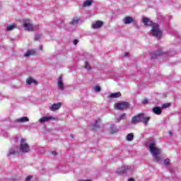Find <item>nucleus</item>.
Here are the masks:
<instances>
[{"label":"nucleus","mask_w":181,"mask_h":181,"mask_svg":"<svg viewBox=\"0 0 181 181\" xmlns=\"http://www.w3.org/2000/svg\"><path fill=\"white\" fill-rule=\"evenodd\" d=\"M80 22V18L78 17H74L70 22V25H77Z\"/></svg>","instance_id":"21"},{"label":"nucleus","mask_w":181,"mask_h":181,"mask_svg":"<svg viewBox=\"0 0 181 181\" xmlns=\"http://www.w3.org/2000/svg\"><path fill=\"white\" fill-rule=\"evenodd\" d=\"M23 25L25 30H28V32H33L37 29V25H34L29 18H25L23 20Z\"/></svg>","instance_id":"3"},{"label":"nucleus","mask_w":181,"mask_h":181,"mask_svg":"<svg viewBox=\"0 0 181 181\" xmlns=\"http://www.w3.org/2000/svg\"><path fill=\"white\" fill-rule=\"evenodd\" d=\"M143 104H148V99H144L143 100Z\"/></svg>","instance_id":"32"},{"label":"nucleus","mask_w":181,"mask_h":181,"mask_svg":"<svg viewBox=\"0 0 181 181\" xmlns=\"http://www.w3.org/2000/svg\"><path fill=\"white\" fill-rule=\"evenodd\" d=\"M127 141L129 142H131L134 141V133H129V134L127 135L126 137Z\"/></svg>","instance_id":"23"},{"label":"nucleus","mask_w":181,"mask_h":181,"mask_svg":"<svg viewBox=\"0 0 181 181\" xmlns=\"http://www.w3.org/2000/svg\"><path fill=\"white\" fill-rule=\"evenodd\" d=\"M131 170H132L131 166L123 165L117 168V170H116V173H117V175H124V173H131Z\"/></svg>","instance_id":"7"},{"label":"nucleus","mask_w":181,"mask_h":181,"mask_svg":"<svg viewBox=\"0 0 181 181\" xmlns=\"http://www.w3.org/2000/svg\"><path fill=\"white\" fill-rule=\"evenodd\" d=\"M32 180V175H30L25 178V181H30Z\"/></svg>","instance_id":"31"},{"label":"nucleus","mask_w":181,"mask_h":181,"mask_svg":"<svg viewBox=\"0 0 181 181\" xmlns=\"http://www.w3.org/2000/svg\"><path fill=\"white\" fill-rule=\"evenodd\" d=\"M20 152L23 153H28L30 152V146L26 142V139H21L20 141Z\"/></svg>","instance_id":"4"},{"label":"nucleus","mask_w":181,"mask_h":181,"mask_svg":"<svg viewBox=\"0 0 181 181\" xmlns=\"http://www.w3.org/2000/svg\"><path fill=\"white\" fill-rule=\"evenodd\" d=\"M33 54H36V51L35 49H30L28 50L24 56L25 57H29V56H33Z\"/></svg>","instance_id":"19"},{"label":"nucleus","mask_w":181,"mask_h":181,"mask_svg":"<svg viewBox=\"0 0 181 181\" xmlns=\"http://www.w3.org/2000/svg\"><path fill=\"white\" fill-rule=\"evenodd\" d=\"M170 107V103H164L162 105V108H169Z\"/></svg>","instance_id":"28"},{"label":"nucleus","mask_w":181,"mask_h":181,"mask_svg":"<svg viewBox=\"0 0 181 181\" xmlns=\"http://www.w3.org/2000/svg\"><path fill=\"white\" fill-rule=\"evenodd\" d=\"M110 131L112 134H117V132H118V129H117V127H115V125L112 124L110 127Z\"/></svg>","instance_id":"24"},{"label":"nucleus","mask_w":181,"mask_h":181,"mask_svg":"<svg viewBox=\"0 0 181 181\" xmlns=\"http://www.w3.org/2000/svg\"><path fill=\"white\" fill-rule=\"evenodd\" d=\"M95 91H96L97 93H100V91H101V88H100V86H95Z\"/></svg>","instance_id":"30"},{"label":"nucleus","mask_w":181,"mask_h":181,"mask_svg":"<svg viewBox=\"0 0 181 181\" xmlns=\"http://www.w3.org/2000/svg\"><path fill=\"white\" fill-rule=\"evenodd\" d=\"M128 54H129L128 52H125V53H124L125 57H127V56H128Z\"/></svg>","instance_id":"39"},{"label":"nucleus","mask_w":181,"mask_h":181,"mask_svg":"<svg viewBox=\"0 0 181 181\" xmlns=\"http://www.w3.org/2000/svg\"><path fill=\"white\" fill-rule=\"evenodd\" d=\"M60 107H62V103H54L49 107L50 111H57V110H60Z\"/></svg>","instance_id":"12"},{"label":"nucleus","mask_w":181,"mask_h":181,"mask_svg":"<svg viewBox=\"0 0 181 181\" xmlns=\"http://www.w3.org/2000/svg\"><path fill=\"white\" fill-rule=\"evenodd\" d=\"M71 136L73 138V134H71Z\"/></svg>","instance_id":"42"},{"label":"nucleus","mask_w":181,"mask_h":181,"mask_svg":"<svg viewBox=\"0 0 181 181\" xmlns=\"http://www.w3.org/2000/svg\"><path fill=\"white\" fill-rule=\"evenodd\" d=\"M121 96V92L111 93L109 95V98H119Z\"/></svg>","instance_id":"17"},{"label":"nucleus","mask_w":181,"mask_h":181,"mask_svg":"<svg viewBox=\"0 0 181 181\" xmlns=\"http://www.w3.org/2000/svg\"><path fill=\"white\" fill-rule=\"evenodd\" d=\"M40 49L42 50V46H40Z\"/></svg>","instance_id":"41"},{"label":"nucleus","mask_w":181,"mask_h":181,"mask_svg":"<svg viewBox=\"0 0 181 181\" xmlns=\"http://www.w3.org/2000/svg\"><path fill=\"white\" fill-rule=\"evenodd\" d=\"M93 4V0H86L82 6L83 8H87V6H91V4Z\"/></svg>","instance_id":"20"},{"label":"nucleus","mask_w":181,"mask_h":181,"mask_svg":"<svg viewBox=\"0 0 181 181\" xmlns=\"http://www.w3.org/2000/svg\"><path fill=\"white\" fill-rule=\"evenodd\" d=\"M127 118V114L123 113L117 119V122H119V121H122V119H125Z\"/></svg>","instance_id":"25"},{"label":"nucleus","mask_w":181,"mask_h":181,"mask_svg":"<svg viewBox=\"0 0 181 181\" xmlns=\"http://www.w3.org/2000/svg\"><path fill=\"white\" fill-rule=\"evenodd\" d=\"M132 22H134V20L131 16H126L123 19V23H124V25H129V23H132Z\"/></svg>","instance_id":"13"},{"label":"nucleus","mask_w":181,"mask_h":181,"mask_svg":"<svg viewBox=\"0 0 181 181\" xmlns=\"http://www.w3.org/2000/svg\"><path fill=\"white\" fill-rule=\"evenodd\" d=\"M104 25V23L101 21H98L92 23L93 29H100Z\"/></svg>","instance_id":"11"},{"label":"nucleus","mask_w":181,"mask_h":181,"mask_svg":"<svg viewBox=\"0 0 181 181\" xmlns=\"http://www.w3.org/2000/svg\"><path fill=\"white\" fill-rule=\"evenodd\" d=\"M152 111L156 115H160L162 114V109L159 107H155L152 109Z\"/></svg>","instance_id":"14"},{"label":"nucleus","mask_w":181,"mask_h":181,"mask_svg":"<svg viewBox=\"0 0 181 181\" xmlns=\"http://www.w3.org/2000/svg\"><path fill=\"white\" fill-rule=\"evenodd\" d=\"M52 154L54 155V156H56V155H57V152L56 151H52Z\"/></svg>","instance_id":"34"},{"label":"nucleus","mask_w":181,"mask_h":181,"mask_svg":"<svg viewBox=\"0 0 181 181\" xmlns=\"http://www.w3.org/2000/svg\"><path fill=\"white\" fill-rule=\"evenodd\" d=\"M26 83H27V84H28V86H30V84H35V86H37V81H36V80L33 79V78H27Z\"/></svg>","instance_id":"15"},{"label":"nucleus","mask_w":181,"mask_h":181,"mask_svg":"<svg viewBox=\"0 0 181 181\" xmlns=\"http://www.w3.org/2000/svg\"><path fill=\"white\" fill-rule=\"evenodd\" d=\"M78 181H91V180H78Z\"/></svg>","instance_id":"37"},{"label":"nucleus","mask_w":181,"mask_h":181,"mask_svg":"<svg viewBox=\"0 0 181 181\" xmlns=\"http://www.w3.org/2000/svg\"><path fill=\"white\" fill-rule=\"evenodd\" d=\"M18 152V147H15L13 148H11L9 153L7 154V156H11V155H16Z\"/></svg>","instance_id":"22"},{"label":"nucleus","mask_w":181,"mask_h":181,"mask_svg":"<svg viewBox=\"0 0 181 181\" xmlns=\"http://www.w3.org/2000/svg\"><path fill=\"white\" fill-rule=\"evenodd\" d=\"M128 181H135V180L134 178H129Z\"/></svg>","instance_id":"38"},{"label":"nucleus","mask_w":181,"mask_h":181,"mask_svg":"<svg viewBox=\"0 0 181 181\" xmlns=\"http://www.w3.org/2000/svg\"><path fill=\"white\" fill-rule=\"evenodd\" d=\"M149 149L156 162H157V163H162V158L158 156L159 153H160V149L156 148V144H155V142L150 144Z\"/></svg>","instance_id":"2"},{"label":"nucleus","mask_w":181,"mask_h":181,"mask_svg":"<svg viewBox=\"0 0 181 181\" xmlns=\"http://www.w3.org/2000/svg\"><path fill=\"white\" fill-rule=\"evenodd\" d=\"M16 122H29V118L28 117H23L21 118L16 119Z\"/></svg>","instance_id":"18"},{"label":"nucleus","mask_w":181,"mask_h":181,"mask_svg":"<svg viewBox=\"0 0 181 181\" xmlns=\"http://www.w3.org/2000/svg\"><path fill=\"white\" fill-rule=\"evenodd\" d=\"M57 86H58L59 90H60L61 91H64L65 86H64V83H63V76L62 75L59 76V78L57 81Z\"/></svg>","instance_id":"9"},{"label":"nucleus","mask_w":181,"mask_h":181,"mask_svg":"<svg viewBox=\"0 0 181 181\" xmlns=\"http://www.w3.org/2000/svg\"><path fill=\"white\" fill-rule=\"evenodd\" d=\"M35 40H39L40 39V36L37 35L35 37Z\"/></svg>","instance_id":"35"},{"label":"nucleus","mask_w":181,"mask_h":181,"mask_svg":"<svg viewBox=\"0 0 181 181\" xmlns=\"http://www.w3.org/2000/svg\"><path fill=\"white\" fill-rule=\"evenodd\" d=\"M142 22L146 26H151V25H152V22L148 18H143Z\"/></svg>","instance_id":"16"},{"label":"nucleus","mask_w":181,"mask_h":181,"mask_svg":"<svg viewBox=\"0 0 181 181\" xmlns=\"http://www.w3.org/2000/svg\"><path fill=\"white\" fill-rule=\"evenodd\" d=\"M151 33L156 39H160L162 37V31L159 29V25L153 24Z\"/></svg>","instance_id":"5"},{"label":"nucleus","mask_w":181,"mask_h":181,"mask_svg":"<svg viewBox=\"0 0 181 181\" xmlns=\"http://www.w3.org/2000/svg\"><path fill=\"white\" fill-rule=\"evenodd\" d=\"M169 135H170V136H172V135H173V134L172 133V132H169Z\"/></svg>","instance_id":"40"},{"label":"nucleus","mask_w":181,"mask_h":181,"mask_svg":"<svg viewBox=\"0 0 181 181\" xmlns=\"http://www.w3.org/2000/svg\"><path fill=\"white\" fill-rule=\"evenodd\" d=\"M99 127L100 125H98V124L96 122V123L95 124V128H98Z\"/></svg>","instance_id":"36"},{"label":"nucleus","mask_w":181,"mask_h":181,"mask_svg":"<svg viewBox=\"0 0 181 181\" xmlns=\"http://www.w3.org/2000/svg\"><path fill=\"white\" fill-rule=\"evenodd\" d=\"M150 119L151 117L145 116L144 113H140L132 117L131 124L135 125L139 122H143L144 125H148Z\"/></svg>","instance_id":"1"},{"label":"nucleus","mask_w":181,"mask_h":181,"mask_svg":"<svg viewBox=\"0 0 181 181\" xmlns=\"http://www.w3.org/2000/svg\"><path fill=\"white\" fill-rule=\"evenodd\" d=\"M129 103L122 101V102H118L114 105L115 110H118L120 111H122L124 110H128L129 108Z\"/></svg>","instance_id":"6"},{"label":"nucleus","mask_w":181,"mask_h":181,"mask_svg":"<svg viewBox=\"0 0 181 181\" xmlns=\"http://www.w3.org/2000/svg\"><path fill=\"white\" fill-rule=\"evenodd\" d=\"M158 56H165V57H169V55L165 52L163 49H159L156 51L153 54L151 55L152 59L158 57Z\"/></svg>","instance_id":"8"},{"label":"nucleus","mask_w":181,"mask_h":181,"mask_svg":"<svg viewBox=\"0 0 181 181\" xmlns=\"http://www.w3.org/2000/svg\"><path fill=\"white\" fill-rule=\"evenodd\" d=\"M50 119H54V121L56 119V117H42L40 118L38 121L40 124H43L44 122H49Z\"/></svg>","instance_id":"10"},{"label":"nucleus","mask_w":181,"mask_h":181,"mask_svg":"<svg viewBox=\"0 0 181 181\" xmlns=\"http://www.w3.org/2000/svg\"><path fill=\"white\" fill-rule=\"evenodd\" d=\"M169 163H170V159L167 158V159L164 160V165H165V166H168L169 165Z\"/></svg>","instance_id":"29"},{"label":"nucleus","mask_w":181,"mask_h":181,"mask_svg":"<svg viewBox=\"0 0 181 181\" xmlns=\"http://www.w3.org/2000/svg\"><path fill=\"white\" fill-rule=\"evenodd\" d=\"M85 69H86V70H91V66H90V64L87 62H85Z\"/></svg>","instance_id":"27"},{"label":"nucleus","mask_w":181,"mask_h":181,"mask_svg":"<svg viewBox=\"0 0 181 181\" xmlns=\"http://www.w3.org/2000/svg\"><path fill=\"white\" fill-rule=\"evenodd\" d=\"M78 43V40H74V45H77Z\"/></svg>","instance_id":"33"},{"label":"nucleus","mask_w":181,"mask_h":181,"mask_svg":"<svg viewBox=\"0 0 181 181\" xmlns=\"http://www.w3.org/2000/svg\"><path fill=\"white\" fill-rule=\"evenodd\" d=\"M15 28H16V25L13 24V25H8L7 28H6V30L11 31V30H13V29H15Z\"/></svg>","instance_id":"26"}]
</instances>
